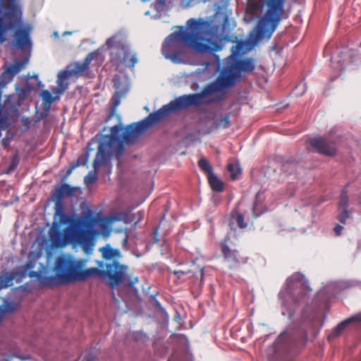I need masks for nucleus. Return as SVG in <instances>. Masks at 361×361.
<instances>
[{
  "instance_id": "obj_1",
  "label": "nucleus",
  "mask_w": 361,
  "mask_h": 361,
  "mask_svg": "<svg viewBox=\"0 0 361 361\" xmlns=\"http://www.w3.org/2000/svg\"><path fill=\"white\" fill-rule=\"evenodd\" d=\"M311 291L308 281L300 273H294L286 279L278 298L281 314L287 316L290 323L274 343V354H287L307 343V330L314 325L317 313L307 315L309 307L306 306L301 310L300 307L307 302Z\"/></svg>"
},
{
  "instance_id": "obj_2",
  "label": "nucleus",
  "mask_w": 361,
  "mask_h": 361,
  "mask_svg": "<svg viewBox=\"0 0 361 361\" xmlns=\"http://www.w3.org/2000/svg\"><path fill=\"white\" fill-rule=\"evenodd\" d=\"M156 122L148 119V116L143 120L131 123L123 128L115 125L111 128V133L104 137L99 142L98 151L93 161L94 170L85 177V183L87 185L94 183L97 180V170L102 166H108L110 159L114 155L120 156L123 151L125 142H130L136 140L138 135L143 134L147 130L156 125Z\"/></svg>"
},
{
  "instance_id": "obj_3",
  "label": "nucleus",
  "mask_w": 361,
  "mask_h": 361,
  "mask_svg": "<svg viewBox=\"0 0 361 361\" xmlns=\"http://www.w3.org/2000/svg\"><path fill=\"white\" fill-rule=\"evenodd\" d=\"M187 25L190 28V31L182 27L179 31L171 33L162 44L163 56L173 63L182 62L186 47H192L201 53L218 50L212 49L208 44L211 41V33L204 21L191 18L188 20Z\"/></svg>"
},
{
  "instance_id": "obj_4",
  "label": "nucleus",
  "mask_w": 361,
  "mask_h": 361,
  "mask_svg": "<svg viewBox=\"0 0 361 361\" xmlns=\"http://www.w3.org/2000/svg\"><path fill=\"white\" fill-rule=\"evenodd\" d=\"M241 77L238 72H236L231 63H228L216 79L208 84L201 92L184 94L164 105L157 111L148 115V119L154 121L156 123H159L165 116L169 114L178 110L185 109L191 105L198 106L202 104V99L214 92H221L228 88L233 87Z\"/></svg>"
},
{
  "instance_id": "obj_5",
  "label": "nucleus",
  "mask_w": 361,
  "mask_h": 361,
  "mask_svg": "<svg viewBox=\"0 0 361 361\" xmlns=\"http://www.w3.org/2000/svg\"><path fill=\"white\" fill-rule=\"evenodd\" d=\"M7 1V4L1 5L0 8V42L4 43L6 41L7 30H16L13 39V47L30 51L32 43L29 30L17 29L22 24V9L16 0Z\"/></svg>"
},
{
  "instance_id": "obj_6",
  "label": "nucleus",
  "mask_w": 361,
  "mask_h": 361,
  "mask_svg": "<svg viewBox=\"0 0 361 361\" xmlns=\"http://www.w3.org/2000/svg\"><path fill=\"white\" fill-rule=\"evenodd\" d=\"M92 224L88 217H81L73 220L63 231L60 224L54 220L49 231V239L53 246L63 247L68 243L80 244L84 248L92 242Z\"/></svg>"
},
{
  "instance_id": "obj_7",
  "label": "nucleus",
  "mask_w": 361,
  "mask_h": 361,
  "mask_svg": "<svg viewBox=\"0 0 361 361\" xmlns=\"http://www.w3.org/2000/svg\"><path fill=\"white\" fill-rule=\"evenodd\" d=\"M286 0H267V10L265 14L258 20L251 31L249 40L256 45L260 40L268 41L280 23L285 7Z\"/></svg>"
},
{
  "instance_id": "obj_8",
  "label": "nucleus",
  "mask_w": 361,
  "mask_h": 361,
  "mask_svg": "<svg viewBox=\"0 0 361 361\" xmlns=\"http://www.w3.org/2000/svg\"><path fill=\"white\" fill-rule=\"evenodd\" d=\"M81 267H85L83 260L75 259L69 255H61L54 262V275L45 276L42 283L47 286H53L79 281Z\"/></svg>"
},
{
  "instance_id": "obj_9",
  "label": "nucleus",
  "mask_w": 361,
  "mask_h": 361,
  "mask_svg": "<svg viewBox=\"0 0 361 361\" xmlns=\"http://www.w3.org/2000/svg\"><path fill=\"white\" fill-rule=\"evenodd\" d=\"M105 44L111 50L110 61L116 69L122 65L133 68L137 63V56L131 53L130 46L123 34H115L106 40Z\"/></svg>"
},
{
  "instance_id": "obj_10",
  "label": "nucleus",
  "mask_w": 361,
  "mask_h": 361,
  "mask_svg": "<svg viewBox=\"0 0 361 361\" xmlns=\"http://www.w3.org/2000/svg\"><path fill=\"white\" fill-rule=\"evenodd\" d=\"M128 266L121 264L117 259L106 263L103 273L104 279L114 289L120 285L133 288L139 282L137 276L127 274Z\"/></svg>"
},
{
  "instance_id": "obj_11",
  "label": "nucleus",
  "mask_w": 361,
  "mask_h": 361,
  "mask_svg": "<svg viewBox=\"0 0 361 361\" xmlns=\"http://www.w3.org/2000/svg\"><path fill=\"white\" fill-rule=\"evenodd\" d=\"M229 237L226 235L224 240L220 242L221 252L224 261L228 264V268L236 270L247 262L248 257L242 256L238 250L231 248L227 243Z\"/></svg>"
},
{
  "instance_id": "obj_12",
  "label": "nucleus",
  "mask_w": 361,
  "mask_h": 361,
  "mask_svg": "<svg viewBox=\"0 0 361 361\" xmlns=\"http://www.w3.org/2000/svg\"><path fill=\"white\" fill-rule=\"evenodd\" d=\"M99 55V49L92 51L86 56L82 62H75L68 65L66 68L73 77L77 75L89 76L91 72L90 65L93 60L97 59Z\"/></svg>"
},
{
  "instance_id": "obj_13",
  "label": "nucleus",
  "mask_w": 361,
  "mask_h": 361,
  "mask_svg": "<svg viewBox=\"0 0 361 361\" xmlns=\"http://www.w3.org/2000/svg\"><path fill=\"white\" fill-rule=\"evenodd\" d=\"M309 143L321 154L334 157L336 154V144L334 141L322 137H316L310 139Z\"/></svg>"
},
{
  "instance_id": "obj_14",
  "label": "nucleus",
  "mask_w": 361,
  "mask_h": 361,
  "mask_svg": "<svg viewBox=\"0 0 361 361\" xmlns=\"http://www.w3.org/2000/svg\"><path fill=\"white\" fill-rule=\"evenodd\" d=\"M232 61L231 64L233 66V68L236 72H238V74L241 75V73H252L255 69V64L252 58L241 59L240 57L232 59Z\"/></svg>"
},
{
  "instance_id": "obj_15",
  "label": "nucleus",
  "mask_w": 361,
  "mask_h": 361,
  "mask_svg": "<svg viewBox=\"0 0 361 361\" xmlns=\"http://www.w3.org/2000/svg\"><path fill=\"white\" fill-rule=\"evenodd\" d=\"M348 202L347 191L346 190H343L338 202L339 213L338 214V219L343 224H345L346 220L350 216V212L348 210Z\"/></svg>"
},
{
  "instance_id": "obj_16",
  "label": "nucleus",
  "mask_w": 361,
  "mask_h": 361,
  "mask_svg": "<svg viewBox=\"0 0 361 361\" xmlns=\"http://www.w3.org/2000/svg\"><path fill=\"white\" fill-rule=\"evenodd\" d=\"M71 77L73 76L71 75L69 71H68L67 68L59 73L56 81L58 87L56 90V92L57 94H61L67 90L68 87V82H67V80Z\"/></svg>"
},
{
  "instance_id": "obj_17",
  "label": "nucleus",
  "mask_w": 361,
  "mask_h": 361,
  "mask_svg": "<svg viewBox=\"0 0 361 361\" xmlns=\"http://www.w3.org/2000/svg\"><path fill=\"white\" fill-rule=\"evenodd\" d=\"M230 114L226 113L223 117L216 118L212 127L207 128L203 130V134L207 135L212 133L214 130L219 128H228L230 126Z\"/></svg>"
},
{
  "instance_id": "obj_18",
  "label": "nucleus",
  "mask_w": 361,
  "mask_h": 361,
  "mask_svg": "<svg viewBox=\"0 0 361 361\" xmlns=\"http://www.w3.org/2000/svg\"><path fill=\"white\" fill-rule=\"evenodd\" d=\"M267 211L264 204L263 192L259 191L255 195V200L252 207V213L255 218L259 217Z\"/></svg>"
},
{
  "instance_id": "obj_19",
  "label": "nucleus",
  "mask_w": 361,
  "mask_h": 361,
  "mask_svg": "<svg viewBox=\"0 0 361 361\" xmlns=\"http://www.w3.org/2000/svg\"><path fill=\"white\" fill-rule=\"evenodd\" d=\"M234 224H236L239 228H245L247 224L245 221L244 215L238 210H234L231 213L229 226L231 229H235Z\"/></svg>"
},
{
  "instance_id": "obj_20",
  "label": "nucleus",
  "mask_w": 361,
  "mask_h": 361,
  "mask_svg": "<svg viewBox=\"0 0 361 361\" xmlns=\"http://www.w3.org/2000/svg\"><path fill=\"white\" fill-rule=\"evenodd\" d=\"M55 219L56 216L59 217V222L58 223L60 224V226L61 224L70 225L73 221H71V217L69 215L63 212V204L62 202L56 201L55 204Z\"/></svg>"
},
{
  "instance_id": "obj_21",
  "label": "nucleus",
  "mask_w": 361,
  "mask_h": 361,
  "mask_svg": "<svg viewBox=\"0 0 361 361\" xmlns=\"http://www.w3.org/2000/svg\"><path fill=\"white\" fill-rule=\"evenodd\" d=\"M249 44L247 41L239 39L236 42V44L232 47V54L231 58L235 59L240 58V56L245 54L248 50Z\"/></svg>"
},
{
  "instance_id": "obj_22",
  "label": "nucleus",
  "mask_w": 361,
  "mask_h": 361,
  "mask_svg": "<svg viewBox=\"0 0 361 361\" xmlns=\"http://www.w3.org/2000/svg\"><path fill=\"white\" fill-rule=\"evenodd\" d=\"M75 192V188L68 184H62L59 188L56 189L54 197L57 201L61 202L64 196L71 197L73 196Z\"/></svg>"
},
{
  "instance_id": "obj_23",
  "label": "nucleus",
  "mask_w": 361,
  "mask_h": 361,
  "mask_svg": "<svg viewBox=\"0 0 361 361\" xmlns=\"http://www.w3.org/2000/svg\"><path fill=\"white\" fill-rule=\"evenodd\" d=\"M16 273L4 270L0 273V290L11 286Z\"/></svg>"
},
{
  "instance_id": "obj_24",
  "label": "nucleus",
  "mask_w": 361,
  "mask_h": 361,
  "mask_svg": "<svg viewBox=\"0 0 361 361\" xmlns=\"http://www.w3.org/2000/svg\"><path fill=\"white\" fill-rule=\"evenodd\" d=\"M104 269H100L96 267L90 268L86 270H84V267H81L80 271V281H83L87 278L94 275H97L104 279Z\"/></svg>"
},
{
  "instance_id": "obj_25",
  "label": "nucleus",
  "mask_w": 361,
  "mask_h": 361,
  "mask_svg": "<svg viewBox=\"0 0 361 361\" xmlns=\"http://www.w3.org/2000/svg\"><path fill=\"white\" fill-rule=\"evenodd\" d=\"M353 322H361V313L345 319L338 324L334 329V334L336 336L339 335L349 324Z\"/></svg>"
},
{
  "instance_id": "obj_26",
  "label": "nucleus",
  "mask_w": 361,
  "mask_h": 361,
  "mask_svg": "<svg viewBox=\"0 0 361 361\" xmlns=\"http://www.w3.org/2000/svg\"><path fill=\"white\" fill-rule=\"evenodd\" d=\"M353 322H361V313L345 319L338 324L334 329V334L336 336L339 335L349 324Z\"/></svg>"
},
{
  "instance_id": "obj_27",
  "label": "nucleus",
  "mask_w": 361,
  "mask_h": 361,
  "mask_svg": "<svg viewBox=\"0 0 361 361\" xmlns=\"http://www.w3.org/2000/svg\"><path fill=\"white\" fill-rule=\"evenodd\" d=\"M353 322H361V313L345 319L338 324L334 329V334L336 336L339 335L349 324Z\"/></svg>"
},
{
  "instance_id": "obj_28",
  "label": "nucleus",
  "mask_w": 361,
  "mask_h": 361,
  "mask_svg": "<svg viewBox=\"0 0 361 361\" xmlns=\"http://www.w3.org/2000/svg\"><path fill=\"white\" fill-rule=\"evenodd\" d=\"M208 181L214 191L222 192L224 190V183L214 173L208 176Z\"/></svg>"
},
{
  "instance_id": "obj_29",
  "label": "nucleus",
  "mask_w": 361,
  "mask_h": 361,
  "mask_svg": "<svg viewBox=\"0 0 361 361\" xmlns=\"http://www.w3.org/2000/svg\"><path fill=\"white\" fill-rule=\"evenodd\" d=\"M103 257L111 262L114 257H121V252L118 249H114L110 245H107L102 249Z\"/></svg>"
},
{
  "instance_id": "obj_30",
  "label": "nucleus",
  "mask_w": 361,
  "mask_h": 361,
  "mask_svg": "<svg viewBox=\"0 0 361 361\" xmlns=\"http://www.w3.org/2000/svg\"><path fill=\"white\" fill-rule=\"evenodd\" d=\"M115 87L118 90L119 86L117 82L114 83ZM126 90H116L111 98V109L114 111L121 103V98L125 95Z\"/></svg>"
},
{
  "instance_id": "obj_31",
  "label": "nucleus",
  "mask_w": 361,
  "mask_h": 361,
  "mask_svg": "<svg viewBox=\"0 0 361 361\" xmlns=\"http://www.w3.org/2000/svg\"><path fill=\"white\" fill-rule=\"evenodd\" d=\"M152 7L159 15H161L169 11L170 5L166 0H154Z\"/></svg>"
},
{
  "instance_id": "obj_32",
  "label": "nucleus",
  "mask_w": 361,
  "mask_h": 361,
  "mask_svg": "<svg viewBox=\"0 0 361 361\" xmlns=\"http://www.w3.org/2000/svg\"><path fill=\"white\" fill-rule=\"evenodd\" d=\"M94 139H92L91 141H90L87 144V152L85 154H82L80 155L78 159L76 160L75 162L73 163V164L74 165V166L75 167H78L79 166H84L85 165L87 161H88V159H89V152L92 150V149H90V146L94 142Z\"/></svg>"
},
{
  "instance_id": "obj_33",
  "label": "nucleus",
  "mask_w": 361,
  "mask_h": 361,
  "mask_svg": "<svg viewBox=\"0 0 361 361\" xmlns=\"http://www.w3.org/2000/svg\"><path fill=\"white\" fill-rule=\"evenodd\" d=\"M228 171L232 180H235L241 173V169L238 164L230 163L228 165Z\"/></svg>"
},
{
  "instance_id": "obj_34",
  "label": "nucleus",
  "mask_w": 361,
  "mask_h": 361,
  "mask_svg": "<svg viewBox=\"0 0 361 361\" xmlns=\"http://www.w3.org/2000/svg\"><path fill=\"white\" fill-rule=\"evenodd\" d=\"M198 165L207 174V176L214 173L212 165L206 159H200L198 161Z\"/></svg>"
},
{
  "instance_id": "obj_35",
  "label": "nucleus",
  "mask_w": 361,
  "mask_h": 361,
  "mask_svg": "<svg viewBox=\"0 0 361 361\" xmlns=\"http://www.w3.org/2000/svg\"><path fill=\"white\" fill-rule=\"evenodd\" d=\"M15 309L16 307L14 304L8 301L5 302L4 308L0 305V322L3 320L4 315L6 312H13Z\"/></svg>"
},
{
  "instance_id": "obj_36",
  "label": "nucleus",
  "mask_w": 361,
  "mask_h": 361,
  "mask_svg": "<svg viewBox=\"0 0 361 361\" xmlns=\"http://www.w3.org/2000/svg\"><path fill=\"white\" fill-rule=\"evenodd\" d=\"M41 97L45 102L49 104V106L54 101V98L53 97L52 94L47 90H43L41 92Z\"/></svg>"
},
{
  "instance_id": "obj_37",
  "label": "nucleus",
  "mask_w": 361,
  "mask_h": 361,
  "mask_svg": "<svg viewBox=\"0 0 361 361\" xmlns=\"http://www.w3.org/2000/svg\"><path fill=\"white\" fill-rule=\"evenodd\" d=\"M295 164L294 162H293V161H286V163H284L283 164L282 169L285 172H288L289 169L293 170L295 169Z\"/></svg>"
},
{
  "instance_id": "obj_38",
  "label": "nucleus",
  "mask_w": 361,
  "mask_h": 361,
  "mask_svg": "<svg viewBox=\"0 0 361 361\" xmlns=\"http://www.w3.org/2000/svg\"><path fill=\"white\" fill-rule=\"evenodd\" d=\"M81 357H82L81 361H94L95 360V356L92 353H88Z\"/></svg>"
},
{
  "instance_id": "obj_39",
  "label": "nucleus",
  "mask_w": 361,
  "mask_h": 361,
  "mask_svg": "<svg viewBox=\"0 0 361 361\" xmlns=\"http://www.w3.org/2000/svg\"><path fill=\"white\" fill-rule=\"evenodd\" d=\"M22 122H23V126L25 128L26 130L30 129V128L31 126V121L29 118L23 117L22 118Z\"/></svg>"
},
{
  "instance_id": "obj_40",
  "label": "nucleus",
  "mask_w": 361,
  "mask_h": 361,
  "mask_svg": "<svg viewBox=\"0 0 361 361\" xmlns=\"http://www.w3.org/2000/svg\"><path fill=\"white\" fill-rule=\"evenodd\" d=\"M192 0H180V5L183 8L189 7Z\"/></svg>"
},
{
  "instance_id": "obj_41",
  "label": "nucleus",
  "mask_w": 361,
  "mask_h": 361,
  "mask_svg": "<svg viewBox=\"0 0 361 361\" xmlns=\"http://www.w3.org/2000/svg\"><path fill=\"white\" fill-rule=\"evenodd\" d=\"M343 226H341V225H338L337 224L335 227H334V232L336 233V235H340L341 234V232H342V230H343Z\"/></svg>"
},
{
  "instance_id": "obj_42",
  "label": "nucleus",
  "mask_w": 361,
  "mask_h": 361,
  "mask_svg": "<svg viewBox=\"0 0 361 361\" xmlns=\"http://www.w3.org/2000/svg\"><path fill=\"white\" fill-rule=\"evenodd\" d=\"M338 68L341 71H344L345 69V62L344 61H338Z\"/></svg>"
},
{
  "instance_id": "obj_43",
  "label": "nucleus",
  "mask_w": 361,
  "mask_h": 361,
  "mask_svg": "<svg viewBox=\"0 0 361 361\" xmlns=\"http://www.w3.org/2000/svg\"><path fill=\"white\" fill-rule=\"evenodd\" d=\"M174 274L176 275L178 278H180L185 274V272L183 271H175Z\"/></svg>"
},
{
  "instance_id": "obj_44",
  "label": "nucleus",
  "mask_w": 361,
  "mask_h": 361,
  "mask_svg": "<svg viewBox=\"0 0 361 361\" xmlns=\"http://www.w3.org/2000/svg\"><path fill=\"white\" fill-rule=\"evenodd\" d=\"M47 114L42 113L40 114V116L37 119L35 120V123H37V122L41 121L42 119L44 118L47 116Z\"/></svg>"
},
{
  "instance_id": "obj_45",
  "label": "nucleus",
  "mask_w": 361,
  "mask_h": 361,
  "mask_svg": "<svg viewBox=\"0 0 361 361\" xmlns=\"http://www.w3.org/2000/svg\"><path fill=\"white\" fill-rule=\"evenodd\" d=\"M75 168H76V167H75V166H74V165H73V164H72V165L71 166V167L68 169V170L67 171V175H68H68H70V174L72 173L73 170V169H75Z\"/></svg>"
},
{
  "instance_id": "obj_46",
  "label": "nucleus",
  "mask_w": 361,
  "mask_h": 361,
  "mask_svg": "<svg viewBox=\"0 0 361 361\" xmlns=\"http://www.w3.org/2000/svg\"><path fill=\"white\" fill-rule=\"evenodd\" d=\"M30 276H38V273L37 271H31L30 272Z\"/></svg>"
},
{
  "instance_id": "obj_47",
  "label": "nucleus",
  "mask_w": 361,
  "mask_h": 361,
  "mask_svg": "<svg viewBox=\"0 0 361 361\" xmlns=\"http://www.w3.org/2000/svg\"><path fill=\"white\" fill-rule=\"evenodd\" d=\"M228 20V18L226 15H224V24H226Z\"/></svg>"
},
{
  "instance_id": "obj_48",
  "label": "nucleus",
  "mask_w": 361,
  "mask_h": 361,
  "mask_svg": "<svg viewBox=\"0 0 361 361\" xmlns=\"http://www.w3.org/2000/svg\"><path fill=\"white\" fill-rule=\"evenodd\" d=\"M98 264H99V267H104V262H98Z\"/></svg>"
},
{
  "instance_id": "obj_49",
  "label": "nucleus",
  "mask_w": 361,
  "mask_h": 361,
  "mask_svg": "<svg viewBox=\"0 0 361 361\" xmlns=\"http://www.w3.org/2000/svg\"><path fill=\"white\" fill-rule=\"evenodd\" d=\"M158 242H159V239L157 237H155L154 238V243H157Z\"/></svg>"
},
{
  "instance_id": "obj_50",
  "label": "nucleus",
  "mask_w": 361,
  "mask_h": 361,
  "mask_svg": "<svg viewBox=\"0 0 361 361\" xmlns=\"http://www.w3.org/2000/svg\"><path fill=\"white\" fill-rule=\"evenodd\" d=\"M323 290H321L320 293H319V295L322 294Z\"/></svg>"
},
{
  "instance_id": "obj_51",
  "label": "nucleus",
  "mask_w": 361,
  "mask_h": 361,
  "mask_svg": "<svg viewBox=\"0 0 361 361\" xmlns=\"http://www.w3.org/2000/svg\"><path fill=\"white\" fill-rule=\"evenodd\" d=\"M157 305H160V303H159V302H157Z\"/></svg>"
}]
</instances>
